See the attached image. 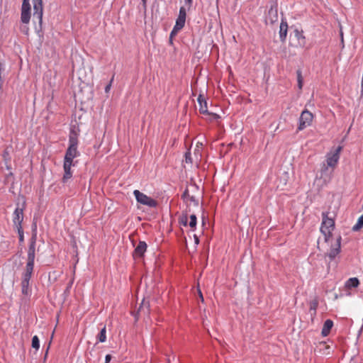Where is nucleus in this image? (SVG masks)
I'll return each instance as SVG.
<instances>
[{"label": "nucleus", "mask_w": 363, "mask_h": 363, "mask_svg": "<svg viewBox=\"0 0 363 363\" xmlns=\"http://www.w3.org/2000/svg\"><path fill=\"white\" fill-rule=\"evenodd\" d=\"M342 146H338L333 152H330L327 154L326 162L327 164H323L321 168V177H327L328 179H330L333 170L329 172L328 167L334 168L340 159V153L342 150Z\"/></svg>", "instance_id": "f257e3e1"}, {"label": "nucleus", "mask_w": 363, "mask_h": 363, "mask_svg": "<svg viewBox=\"0 0 363 363\" xmlns=\"http://www.w3.org/2000/svg\"><path fill=\"white\" fill-rule=\"evenodd\" d=\"M77 133L74 130H71L69 137V147L67 149L64 161L73 162V160L79 155L77 150L78 139Z\"/></svg>", "instance_id": "f03ea898"}, {"label": "nucleus", "mask_w": 363, "mask_h": 363, "mask_svg": "<svg viewBox=\"0 0 363 363\" xmlns=\"http://www.w3.org/2000/svg\"><path fill=\"white\" fill-rule=\"evenodd\" d=\"M323 220L320 227V231L325 236V240L328 241L330 237L332 235V230L335 228V221L333 218L328 217V212L322 213Z\"/></svg>", "instance_id": "7ed1b4c3"}, {"label": "nucleus", "mask_w": 363, "mask_h": 363, "mask_svg": "<svg viewBox=\"0 0 363 363\" xmlns=\"http://www.w3.org/2000/svg\"><path fill=\"white\" fill-rule=\"evenodd\" d=\"M33 4V21L38 23V27H35L38 33L43 30V0H32Z\"/></svg>", "instance_id": "20e7f679"}, {"label": "nucleus", "mask_w": 363, "mask_h": 363, "mask_svg": "<svg viewBox=\"0 0 363 363\" xmlns=\"http://www.w3.org/2000/svg\"><path fill=\"white\" fill-rule=\"evenodd\" d=\"M36 235H33L30 240V245L28 251V262L26 269L33 271L35 252Z\"/></svg>", "instance_id": "39448f33"}, {"label": "nucleus", "mask_w": 363, "mask_h": 363, "mask_svg": "<svg viewBox=\"0 0 363 363\" xmlns=\"http://www.w3.org/2000/svg\"><path fill=\"white\" fill-rule=\"evenodd\" d=\"M133 194L135 196L136 201L143 205L150 208H155L157 206V201L140 192L139 190H135Z\"/></svg>", "instance_id": "423d86ee"}, {"label": "nucleus", "mask_w": 363, "mask_h": 363, "mask_svg": "<svg viewBox=\"0 0 363 363\" xmlns=\"http://www.w3.org/2000/svg\"><path fill=\"white\" fill-rule=\"evenodd\" d=\"M313 116L307 109L303 110L299 118L298 130H302L311 124Z\"/></svg>", "instance_id": "0eeeda50"}, {"label": "nucleus", "mask_w": 363, "mask_h": 363, "mask_svg": "<svg viewBox=\"0 0 363 363\" xmlns=\"http://www.w3.org/2000/svg\"><path fill=\"white\" fill-rule=\"evenodd\" d=\"M30 19V5L29 0H23L21 21L23 24H28Z\"/></svg>", "instance_id": "6e6552de"}, {"label": "nucleus", "mask_w": 363, "mask_h": 363, "mask_svg": "<svg viewBox=\"0 0 363 363\" xmlns=\"http://www.w3.org/2000/svg\"><path fill=\"white\" fill-rule=\"evenodd\" d=\"M33 274L32 270L26 269L23 275L21 281V292L23 295H29L30 290L29 289V281Z\"/></svg>", "instance_id": "1a4fd4ad"}, {"label": "nucleus", "mask_w": 363, "mask_h": 363, "mask_svg": "<svg viewBox=\"0 0 363 363\" xmlns=\"http://www.w3.org/2000/svg\"><path fill=\"white\" fill-rule=\"evenodd\" d=\"M199 104V111L203 114H208L211 116V119H218L220 116L216 113H210L207 108V102L203 96L200 94L197 99Z\"/></svg>", "instance_id": "9d476101"}, {"label": "nucleus", "mask_w": 363, "mask_h": 363, "mask_svg": "<svg viewBox=\"0 0 363 363\" xmlns=\"http://www.w3.org/2000/svg\"><path fill=\"white\" fill-rule=\"evenodd\" d=\"M186 9L182 6L179 9V16L176 21L174 30H181L183 28L186 21Z\"/></svg>", "instance_id": "9b49d317"}, {"label": "nucleus", "mask_w": 363, "mask_h": 363, "mask_svg": "<svg viewBox=\"0 0 363 363\" xmlns=\"http://www.w3.org/2000/svg\"><path fill=\"white\" fill-rule=\"evenodd\" d=\"M341 248V237L339 236L334 245H333L328 253V256L330 259H333L340 252Z\"/></svg>", "instance_id": "f8f14e48"}, {"label": "nucleus", "mask_w": 363, "mask_h": 363, "mask_svg": "<svg viewBox=\"0 0 363 363\" xmlns=\"http://www.w3.org/2000/svg\"><path fill=\"white\" fill-rule=\"evenodd\" d=\"M74 164L73 162L64 161L63 168H64L65 174L62 177L63 183H66L72 177V173L71 171V167H72V166H74Z\"/></svg>", "instance_id": "ddd939ff"}, {"label": "nucleus", "mask_w": 363, "mask_h": 363, "mask_svg": "<svg viewBox=\"0 0 363 363\" xmlns=\"http://www.w3.org/2000/svg\"><path fill=\"white\" fill-rule=\"evenodd\" d=\"M23 220V209L21 208H16L13 213V223L16 227L21 225V223Z\"/></svg>", "instance_id": "4468645a"}, {"label": "nucleus", "mask_w": 363, "mask_h": 363, "mask_svg": "<svg viewBox=\"0 0 363 363\" xmlns=\"http://www.w3.org/2000/svg\"><path fill=\"white\" fill-rule=\"evenodd\" d=\"M147 250V244L144 241H140L133 253L134 257H142Z\"/></svg>", "instance_id": "2eb2a0df"}, {"label": "nucleus", "mask_w": 363, "mask_h": 363, "mask_svg": "<svg viewBox=\"0 0 363 363\" xmlns=\"http://www.w3.org/2000/svg\"><path fill=\"white\" fill-rule=\"evenodd\" d=\"M333 326V322L330 319L326 320L325 321L323 328H322V331H321L322 335L323 337L328 335Z\"/></svg>", "instance_id": "dca6fc26"}, {"label": "nucleus", "mask_w": 363, "mask_h": 363, "mask_svg": "<svg viewBox=\"0 0 363 363\" xmlns=\"http://www.w3.org/2000/svg\"><path fill=\"white\" fill-rule=\"evenodd\" d=\"M288 25L286 21H282L280 24L279 29V37L281 41L284 42L286 40V34H287Z\"/></svg>", "instance_id": "f3484780"}, {"label": "nucleus", "mask_w": 363, "mask_h": 363, "mask_svg": "<svg viewBox=\"0 0 363 363\" xmlns=\"http://www.w3.org/2000/svg\"><path fill=\"white\" fill-rule=\"evenodd\" d=\"M267 21H269L271 23H273L278 20V14L277 7L274 8L272 6L268 12Z\"/></svg>", "instance_id": "a211bd4d"}, {"label": "nucleus", "mask_w": 363, "mask_h": 363, "mask_svg": "<svg viewBox=\"0 0 363 363\" xmlns=\"http://www.w3.org/2000/svg\"><path fill=\"white\" fill-rule=\"evenodd\" d=\"M149 308H150L149 302L145 301V299H143L142 301V303H141L140 307L138 308V310L137 311V314L148 313H149Z\"/></svg>", "instance_id": "6ab92c4d"}, {"label": "nucleus", "mask_w": 363, "mask_h": 363, "mask_svg": "<svg viewBox=\"0 0 363 363\" xmlns=\"http://www.w3.org/2000/svg\"><path fill=\"white\" fill-rule=\"evenodd\" d=\"M359 279L356 277L350 278L346 282H345V287L347 289H352V288H356L359 286Z\"/></svg>", "instance_id": "aec40b11"}, {"label": "nucleus", "mask_w": 363, "mask_h": 363, "mask_svg": "<svg viewBox=\"0 0 363 363\" xmlns=\"http://www.w3.org/2000/svg\"><path fill=\"white\" fill-rule=\"evenodd\" d=\"M363 227V214L358 218L357 223L352 227V230L357 232Z\"/></svg>", "instance_id": "412c9836"}, {"label": "nucleus", "mask_w": 363, "mask_h": 363, "mask_svg": "<svg viewBox=\"0 0 363 363\" xmlns=\"http://www.w3.org/2000/svg\"><path fill=\"white\" fill-rule=\"evenodd\" d=\"M318 301L314 299L310 302V312L311 315H315L316 313V309L318 307Z\"/></svg>", "instance_id": "4be33fe9"}, {"label": "nucleus", "mask_w": 363, "mask_h": 363, "mask_svg": "<svg viewBox=\"0 0 363 363\" xmlns=\"http://www.w3.org/2000/svg\"><path fill=\"white\" fill-rule=\"evenodd\" d=\"M179 223L181 225H183L184 226L187 225L188 223V213L186 211L185 213H183L179 218Z\"/></svg>", "instance_id": "5701e85b"}, {"label": "nucleus", "mask_w": 363, "mask_h": 363, "mask_svg": "<svg viewBox=\"0 0 363 363\" xmlns=\"http://www.w3.org/2000/svg\"><path fill=\"white\" fill-rule=\"evenodd\" d=\"M106 327L104 326L100 331L99 334L98 335V340L100 342H104L106 340Z\"/></svg>", "instance_id": "b1692460"}, {"label": "nucleus", "mask_w": 363, "mask_h": 363, "mask_svg": "<svg viewBox=\"0 0 363 363\" xmlns=\"http://www.w3.org/2000/svg\"><path fill=\"white\" fill-rule=\"evenodd\" d=\"M294 33H295V36L296 37V38L298 40H302V42H300V44L304 45H305V40H305V37L303 35V32L302 31H299L298 29H296L294 30Z\"/></svg>", "instance_id": "393cba45"}, {"label": "nucleus", "mask_w": 363, "mask_h": 363, "mask_svg": "<svg viewBox=\"0 0 363 363\" xmlns=\"http://www.w3.org/2000/svg\"><path fill=\"white\" fill-rule=\"evenodd\" d=\"M296 74H297L298 86L299 89H301L303 87V77H302L301 71L300 69H298L296 71Z\"/></svg>", "instance_id": "a878e982"}, {"label": "nucleus", "mask_w": 363, "mask_h": 363, "mask_svg": "<svg viewBox=\"0 0 363 363\" xmlns=\"http://www.w3.org/2000/svg\"><path fill=\"white\" fill-rule=\"evenodd\" d=\"M32 347L38 350L40 347V341L37 335H35L32 338Z\"/></svg>", "instance_id": "bb28decb"}, {"label": "nucleus", "mask_w": 363, "mask_h": 363, "mask_svg": "<svg viewBox=\"0 0 363 363\" xmlns=\"http://www.w3.org/2000/svg\"><path fill=\"white\" fill-rule=\"evenodd\" d=\"M196 223H197V218H196V215L194 214H192L190 216V222H189V226L191 228H195L196 226Z\"/></svg>", "instance_id": "cd10ccee"}, {"label": "nucleus", "mask_w": 363, "mask_h": 363, "mask_svg": "<svg viewBox=\"0 0 363 363\" xmlns=\"http://www.w3.org/2000/svg\"><path fill=\"white\" fill-rule=\"evenodd\" d=\"M16 228L18 230V235H19V241L23 242L24 240V236H23V230L22 228V225H19V226L16 227Z\"/></svg>", "instance_id": "c85d7f7f"}, {"label": "nucleus", "mask_w": 363, "mask_h": 363, "mask_svg": "<svg viewBox=\"0 0 363 363\" xmlns=\"http://www.w3.org/2000/svg\"><path fill=\"white\" fill-rule=\"evenodd\" d=\"M21 31L24 33L25 35H28L29 33V28L28 26V24H24L20 27Z\"/></svg>", "instance_id": "c756f323"}, {"label": "nucleus", "mask_w": 363, "mask_h": 363, "mask_svg": "<svg viewBox=\"0 0 363 363\" xmlns=\"http://www.w3.org/2000/svg\"><path fill=\"white\" fill-rule=\"evenodd\" d=\"M185 161L186 163H191L192 162V160H191V153L189 152H187L185 153Z\"/></svg>", "instance_id": "7c9ffc66"}, {"label": "nucleus", "mask_w": 363, "mask_h": 363, "mask_svg": "<svg viewBox=\"0 0 363 363\" xmlns=\"http://www.w3.org/2000/svg\"><path fill=\"white\" fill-rule=\"evenodd\" d=\"M113 80V76L112 77L110 82L105 87V92L106 93H108L110 91L111 86V83H112Z\"/></svg>", "instance_id": "2f4dec72"}, {"label": "nucleus", "mask_w": 363, "mask_h": 363, "mask_svg": "<svg viewBox=\"0 0 363 363\" xmlns=\"http://www.w3.org/2000/svg\"><path fill=\"white\" fill-rule=\"evenodd\" d=\"M3 157L4 158V160L6 161L9 160L10 158H9V152H8L7 150H6L4 152V154H3Z\"/></svg>", "instance_id": "473e14b6"}, {"label": "nucleus", "mask_w": 363, "mask_h": 363, "mask_svg": "<svg viewBox=\"0 0 363 363\" xmlns=\"http://www.w3.org/2000/svg\"><path fill=\"white\" fill-rule=\"evenodd\" d=\"M182 197L184 199H186V198H188V199H189V191H188L187 189H186V190L184 191V192L183 193V194H182Z\"/></svg>", "instance_id": "72a5a7b5"}, {"label": "nucleus", "mask_w": 363, "mask_h": 363, "mask_svg": "<svg viewBox=\"0 0 363 363\" xmlns=\"http://www.w3.org/2000/svg\"><path fill=\"white\" fill-rule=\"evenodd\" d=\"M189 199L191 201L194 202V203H195V205L198 206V204H199L198 201H196V200L195 199L194 196H189Z\"/></svg>", "instance_id": "f704fd0d"}, {"label": "nucleus", "mask_w": 363, "mask_h": 363, "mask_svg": "<svg viewBox=\"0 0 363 363\" xmlns=\"http://www.w3.org/2000/svg\"><path fill=\"white\" fill-rule=\"evenodd\" d=\"M112 357L111 354H106V357H105V362H107V363H109V362L111 361Z\"/></svg>", "instance_id": "c9c22d12"}, {"label": "nucleus", "mask_w": 363, "mask_h": 363, "mask_svg": "<svg viewBox=\"0 0 363 363\" xmlns=\"http://www.w3.org/2000/svg\"><path fill=\"white\" fill-rule=\"evenodd\" d=\"M179 30H174V27L173 28V30H172L170 33V38L173 37L174 35H175Z\"/></svg>", "instance_id": "e433bc0d"}, {"label": "nucleus", "mask_w": 363, "mask_h": 363, "mask_svg": "<svg viewBox=\"0 0 363 363\" xmlns=\"http://www.w3.org/2000/svg\"><path fill=\"white\" fill-rule=\"evenodd\" d=\"M192 1L193 0H185L186 4H187L189 7L191 6Z\"/></svg>", "instance_id": "4c0bfd02"}, {"label": "nucleus", "mask_w": 363, "mask_h": 363, "mask_svg": "<svg viewBox=\"0 0 363 363\" xmlns=\"http://www.w3.org/2000/svg\"><path fill=\"white\" fill-rule=\"evenodd\" d=\"M194 241L196 245H198L199 243V239L196 235H194Z\"/></svg>", "instance_id": "58836bf2"}, {"label": "nucleus", "mask_w": 363, "mask_h": 363, "mask_svg": "<svg viewBox=\"0 0 363 363\" xmlns=\"http://www.w3.org/2000/svg\"><path fill=\"white\" fill-rule=\"evenodd\" d=\"M49 348H50V345L48 347V348H47V350H46L45 354V357H44V360H45V359H46V358H47V356H48V353Z\"/></svg>", "instance_id": "ea45409f"}, {"label": "nucleus", "mask_w": 363, "mask_h": 363, "mask_svg": "<svg viewBox=\"0 0 363 363\" xmlns=\"http://www.w3.org/2000/svg\"><path fill=\"white\" fill-rule=\"evenodd\" d=\"M199 298H201V301H203V295L201 294V291H199Z\"/></svg>", "instance_id": "a19ab883"}, {"label": "nucleus", "mask_w": 363, "mask_h": 363, "mask_svg": "<svg viewBox=\"0 0 363 363\" xmlns=\"http://www.w3.org/2000/svg\"><path fill=\"white\" fill-rule=\"evenodd\" d=\"M362 91L363 92V77H362Z\"/></svg>", "instance_id": "79ce46f5"}, {"label": "nucleus", "mask_w": 363, "mask_h": 363, "mask_svg": "<svg viewBox=\"0 0 363 363\" xmlns=\"http://www.w3.org/2000/svg\"><path fill=\"white\" fill-rule=\"evenodd\" d=\"M143 1V3H145L146 0H142Z\"/></svg>", "instance_id": "37998d69"}]
</instances>
